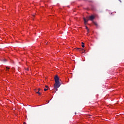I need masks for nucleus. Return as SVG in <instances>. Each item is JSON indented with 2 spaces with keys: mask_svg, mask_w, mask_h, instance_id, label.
I'll use <instances>...</instances> for the list:
<instances>
[{
  "mask_svg": "<svg viewBox=\"0 0 124 124\" xmlns=\"http://www.w3.org/2000/svg\"><path fill=\"white\" fill-rule=\"evenodd\" d=\"M30 69L29 68L27 69V70L28 71V70H29Z\"/></svg>",
  "mask_w": 124,
  "mask_h": 124,
  "instance_id": "4468645a",
  "label": "nucleus"
},
{
  "mask_svg": "<svg viewBox=\"0 0 124 124\" xmlns=\"http://www.w3.org/2000/svg\"><path fill=\"white\" fill-rule=\"evenodd\" d=\"M86 30H87L88 31H89V28H88V27H86Z\"/></svg>",
  "mask_w": 124,
  "mask_h": 124,
  "instance_id": "1a4fd4ad",
  "label": "nucleus"
},
{
  "mask_svg": "<svg viewBox=\"0 0 124 124\" xmlns=\"http://www.w3.org/2000/svg\"><path fill=\"white\" fill-rule=\"evenodd\" d=\"M38 92H39V91H41V89L40 88H39V89H38Z\"/></svg>",
  "mask_w": 124,
  "mask_h": 124,
  "instance_id": "f8f14e48",
  "label": "nucleus"
},
{
  "mask_svg": "<svg viewBox=\"0 0 124 124\" xmlns=\"http://www.w3.org/2000/svg\"><path fill=\"white\" fill-rule=\"evenodd\" d=\"M94 18L95 17L93 16V15H92L89 16V17H87V18L84 17L83 20L84 21V24H86L89 20H90V21H93V19H94Z\"/></svg>",
  "mask_w": 124,
  "mask_h": 124,
  "instance_id": "f03ea898",
  "label": "nucleus"
},
{
  "mask_svg": "<svg viewBox=\"0 0 124 124\" xmlns=\"http://www.w3.org/2000/svg\"><path fill=\"white\" fill-rule=\"evenodd\" d=\"M33 16L34 17V15H33Z\"/></svg>",
  "mask_w": 124,
  "mask_h": 124,
  "instance_id": "f3484780",
  "label": "nucleus"
},
{
  "mask_svg": "<svg viewBox=\"0 0 124 124\" xmlns=\"http://www.w3.org/2000/svg\"><path fill=\"white\" fill-rule=\"evenodd\" d=\"M24 124H26V122H24V123H23Z\"/></svg>",
  "mask_w": 124,
  "mask_h": 124,
  "instance_id": "dca6fc26",
  "label": "nucleus"
},
{
  "mask_svg": "<svg viewBox=\"0 0 124 124\" xmlns=\"http://www.w3.org/2000/svg\"><path fill=\"white\" fill-rule=\"evenodd\" d=\"M48 89L45 88L44 91L45 92H46V91H47Z\"/></svg>",
  "mask_w": 124,
  "mask_h": 124,
  "instance_id": "6e6552de",
  "label": "nucleus"
},
{
  "mask_svg": "<svg viewBox=\"0 0 124 124\" xmlns=\"http://www.w3.org/2000/svg\"><path fill=\"white\" fill-rule=\"evenodd\" d=\"M120 2H122V1L121 0H119Z\"/></svg>",
  "mask_w": 124,
  "mask_h": 124,
  "instance_id": "2eb2a0df",
  "label": "nucleus"
},
{
  "mask_svg": "<svg viewBox=\"0 0 124 124\" xmlns=\"http://www.w3.org/2000/svg\"><path fill=\"white\" fill-rule=\"evenodd\" d=\"M81 53H82V54H83V53H85V50L84 49H83V50H82V51H81Z\"/></svg>",
  "mask_w": 124,
  "mask_h": 124,
  "instance_id": "0eeeda50",
  "label": "nucleus"
},
{
  "mask_svg": "<svg viewBox=\"0 0 124 124\" xmlns=\"http://www.w3.org/2000/svg\"><path fill=\"white\" fill-rule=\"evenodd\" d=\"M81 44H82L81 46H82V48H84L85 47V43H84L83 42H82Z\"/></svg>",
  "mask_w": 124,
  "mask_h": 124,
  "instance_id": "20e7f679",
  "label": "nucleus"
},
{
  "mask_svg": "<svg viewBox=\"0 0 124 124\" xmlns=\"http://www.w3.org/2000/svg\"><path fill=\"white\" fill-rule=\"evenodd\" d=\"M75 115H76V114H77L76 112H75Z\"/></svg>",
  "mask_w": 124,
  "mask_h": 124,
  "instance_id": "a211bd4d",
  "label": "nucleus"
},
{
  "mask_svg": "<svg viewBox=\"0 0 124 124\" xmlns=\"http://www.w3.org/2000/svg\"><path fill=\"white\" fill-rule=\"evenodd\" d=\"M45 87L46 88H47V89L49 88V87H48V86H47V85H46V86H45Z\"/></svg>",
  "mask_w": 124,
  "mask_h": 124,
  "instance_id": "9b49d317",
  "label": "nucleus"
},
{
  "mask_svg": "<svg viewBox=\"0 0 124 124\" xmlns=\"http://www.w3.org/2000/svg\"><path fill=\"white\" fill-rule=\"evenodd\" d=\"M94 25H95V26H96V27H98V25L97 24V23L95 22H93Z\"/></svg>",
  "mask_w": 124,
  "mask_h": 124,
  "instance_id": "39448f33",
  "label": "nucleus"
},
{
  "mask_svg": "<svg viewBox=\"0 0 124 124\" xmlns=\"http://www.w3.org/2000/svg\"><path fill=\"white\" fill-rule=\"evenodd\" d=\"M6 68L7 69H10L9 67H6Z\"/></svg>",
  "mask_w": 124,
  "mask_h": 124,
  "instance_id": "ddd939ff",
  "label": "nucleus"
},
{
  "mask_svg": "<svg viewBox=\"0 0 124 124\" xmlns=\"http://www.w3.org/2000/svg\"><path fill=\"white\" fill-rule=\"evenodd\" d=\"M55 83L54 85V88L56 90V92L58 91V89L61 87V82H60V78L58 76L54 77Z\"/></svg>",
  "mask_w": 124,
  "mask_h": 124,
  "instance_id": "f257e3e1",
  "label": "nucleus"
},
{
  "mask_svg": "<svg viewBox=\"0 0 124 124\" xmlns=\"http://www.w3.org/2000/svg\"><path fill=\"white\" fill-rule=\"evenodd\" d=\"M3 62H6V59H4V60H3Z\"/></svg>",
  "mask_w": 124,
  "mask_h": 124,
  "instance_id": "9d476101",
  "label": "nucleus"
},
{
  "mask_svg": "<svg viewBox=\"0 0 124 124\" xmlns=\"http://www.w3.org/2000/svg\"><path fill=\"white\" fill-rule=\"evenodd\" d=\"M34 92H36V93H38L39 95H41V93H40V92H39V91L37 92L36 91V89H34Z\"/></svg>",
  "mask_w": 124,
  "mask_h": 124,
  "instance_id": "7ed1b4c3",
  "label": "nucleus"
},
{
  "mask_svg": "<svg viewBox=\"0 0 124 124\" xmlns=\"http://www.w3.org/2000/svg\"><path fill=\"white\" fill-rule=\"evenodd\" d=\"M78 50V51H82V50H84V49L82 48H77Z\"/></svg>",
  "mask_w": 124,
  "mask_h": 124,
  "instance_id": "423d86ee",
  "label": "nucleus"
}]
</instances>
